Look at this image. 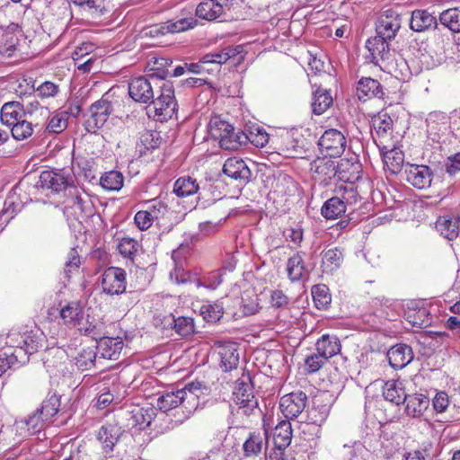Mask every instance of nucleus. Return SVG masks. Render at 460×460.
<instances>
[{
	"label": "nucleus",
	"instance_id": "f257e3e1",
	"mask_svg": "<svg viewBox=\"0 0 460 460\" xmlns=\"http://www.w3.org/2000/svg\"><path fill=\"white\" fill-rule=\"evenodd\" d=\"M203 385L200 382H191L183 388L176 391L165 392L157 399V406L163 411H168L177 407L180 408L184 417L180 420L189 419L199 405V397L203 394Z\"/></svg>",
	"mask_w": 460,
	"mask_h": 460
},
{
	"label": "nucleus",
	"instance_id": "f03ea898",
	"mask_svg": "<svg viewBox=\"0 0 460 460\" xmlns=\"http://www.w3.org/2000/svg\"><path fill=\"white\" fill-rule=\"evenodd\" d=\"M209 135L217 141L222 149L234 151L246 144L248 136L240 129H235L220 117H212L209 121Z\"/></svg>",
	"mask_w": 460,
	"mask_h": 460
},
{
	"label": "nucleus",
	"instance_id": "7ed1b4c3",
	"mask_svg": "<svg viewBox=\"0 0 460 460\" xmlns=\"http://www.w3.org/2000/svg\"><path fill=\"white\" fill-rule=\"evenodd\" d=\"M177 102L174 96L173 85L171 82H164L159 86V94L153 98L147 107V114L155 120L165 121L173 117L176 112Z\"/></svg>",
	"mask_w": 460,
	"mask_h": 460
},
{
	"label": "nucleus",
	"instance_id": "20e7f679",
	"mask_svg": "<svg viewBox=\"0 0 460 460\" xmlns=\"http://www.w3.org/2000/svg\"><path fill=\"white\" fill-rule=\"evenodd\" d=\"M338 162L334 157L323 155L310 164L313 180L321 186H328L338 173Z\"/></svg>",
	"mask_w": 460,
	"mask_h": 460
},
{
	"label": "nucleus",
	"instance_id": "39448f33",
	"mask_svg": "<svg viewBox=\"0 0 460 460\" xmlns=\"http://www.w3.org/2000/svg\"><path fill=\"white\" fill-rule=\"evenodd\" d=\"M318 146L323 155L337 158L345 151L346 138L341 131L330 128L322 135Z\"/></svg>",
	"mask_w": 460,
	"mask_h": 460
},
{
	"label": "nucleus",
	"instance_id": "423d86ee",
	"mask_svg": "<svg viewBox=\"0 0 460 460\" xmlns=\"http://www.w3.org/2000/svg\"><path fill=\"white\" fill-rule=\"evenodd\" d=\"M234 401L240 408H243L244 413L248 414L258 406L257 400L253 394V387L250 376H243L234 387Z\"/></svg>",
	"mask_w": 460,
	"mask_h": 460
},
{
	"label": "nucleus",
	"instance_id": "0eeeda50",
	"mask_svg": "<svg viewBox=\"0 0 460 460\" xmlns=\"http://www.w3.org/2000/svg\"><path fill=\"white\" fill-rule=\"evenodd\" d=\"M112 112V105L110 102L101 99L93 102L89 109V117L85 119L84 127L87 132L94 133L107 121Z\"/></svg>",
	"mask_w": 460,
	"mask_h": 460
},
{
	"label": "nucleus",
	"instance_id": "6e6552de",
	"mask_svg": "<svg viewBox=\"0 0 460 460\" xmlns=\"http://www.w3.org/2000/svg\"><path fill=\"white\" fill-rule=\"evenodd\" d=\"M102 288L104 293L114 296L126 290V272L123 269L110 267L102 277Z\"/></svg>",
	"mask_w": 460,
	"mask_h": 460
},
{
	"label": "nucleus",
	"instance_id": "1a4fd4ad",
	"mask_svg": "<svg viewBox=\"0 0 460 460\" xmlns=\"http://www.w3.org/2000/svg\"><path fill=\"white\" fill-rule=\"evenodd\" d=\"M72 2L83 6L93 19L111 17L119 5L117 0H72Z\"/></svg>",
	"mask_w": 460,
	"mask_h": 460
},
{
	"label": "nucleus",
	"instance_id": "9d476101",
	"mask_svg": "<svg viewBox=\"0 0 460 460\" xmlns=\"http://www.w3.org/2000/svg\"><path fill=\"white\" fill-rule=\"evenodd\" d=\"M307 396L302 392H293L280 398L279 408L287 419L296 418L306 406Z\"/></svg>",
	"mask_w": 460,
	"mask_h": 460
},
{
	"label": "nucleus",
	"instance_id": "9b49d317",
	"mask_svg": "<svg viewBox=\"0 0 460 460\" xmlns=\"http://www.w3.org/2000/svg\"><path fill=\"white\" fill-rule=\"evenodd\" d=\"M400 28V15L393 10L383 13L376 23V35L389 40L395 38Z\"/></svg>",
	"mask_w": 460,
	"mask_h": 460
},
{
	"label": "nucleus",
	"instance_id": "f8f14e48",
	"mask_svg": "<svg viewBox=\"0 0 460 460\" xmlns=\"http://www.w3.org/2000/svg\"><path fill=\"white\" fill-rule=\"evenodd\" d=\"M232 0H203L196 8V15L207 21L221 18L230 8Z\"/></svg>",
	"mask_w": 460,
	"mask_h": 460
},
{
	"label": "nucleus",
	"instance_id": "ddd939ff",
	"mask_svg": "<svg viewBox=\"0 0 460 460\" xmlns=\"http://www.w3.org/2000/svg\"><path fill=\"white\" fill-rule=\"evenodd\" d=\"M40 183L43 189L60 192L73 183V178L63 171H43L40 175Z\"/></svg>",
	"mask_w": 460,
	"mask_h": 460
},
{
	"label": "nucleus",
	"instance_id": "4468645a",
	"mask_svg": "<svg viewBox=\"0 0 460 460\" xmlns=\"http://www.w3.org/2000/svg\"><path fill=\"white\" fill-rule=\"evenodd\" d=\"M127 419V426L144 429L148 427L155 415V409L152 407L143 408L133 406L131 410L124 412Z\"/></svg>",
	"mask_w": 460,
	"mask_h": 460
},
{
	"label": "nucleus",
	"instance_id": "2eb2a0df",
	"mask_svg": "<svg viewBox=\"0 0 460 460\" xmlns=\"http://www.w3.org/2000/svg\"><path fill=\"white\" fill-rule=\"evenodd\" d=\"M36 346L24 350L22 348H18L13 350L0 352V376H2L8 369L19 367L22 363L28 359L27 353L31 354L36 350Z\"/></svg>",
	"mask_w": 460,
	"mask_h": 460
},
{
	"label": "nucleus",
	"instance_id": "dca6fc26",
	"mask_svg": "<svg viewBox=\"0 0 460 460\" xmlns=\"http://www.w3.org/2000/svg\"><path fill=\"white\" fill-rule=\"evenodd\" d=\"M124 430L121 426L115 422H107L99 429L97 438L102 444L105 453L113 451L115 445L119 442Z\"/></svg>",
	"mask_w": 460,
	"mask_h": 460
},
{
	"label": "nucleus",
	"instance_id": "f3484780",
	"mask_svg": "<svg viewBox=\"0 0 460 460\" xmlns=\"http://www.w3.org/2000/svg\"><path fill=\"white\" fill-rule=\"evenodd\" d=\"M160 324L164 330H174L175 332L182 337L189 336L194 332V322L190 317H175L169 314L160 319Z\"/></svg>",
	"mask_w": 460,
	"mask_h": 460
},
{
	"label": "nucleus",
	"instance_id": "a211bd4d",
	"mask_svg": "<svg viewBox=\"0 0 460 460\" xmlns=\"http://www.w3.org/2000/svg\"><path fill=\"white\" fill-rule=\"evenodd\" d=\"M130 97L138 102L147 103L155 97V91L149 79L139 76L130 81L128 84Z\"/></svg>",
	"mask_w": 460,
	"mask_h": 460
},
{
	"label": "nucleus",
	"instance_id": "6ab92c4d",
	"mask_svg": "<svg viewBox=\"0 0 460 460\" xmlns=\"http://www.w3.org/2000/svg\"><path fill=\"white\" fill-rule=\"evenodd\" d=\"M404 174L406 181L415 188L425 189L431 183V172L426 165L407 164Z\"/></svg>",
	"mask_w": 460,
	"mask_h": 460
},
{
	"label": "nucleus",
	"instance_id": "aec40b11",
	"mask_svg": "<svg viewBox=\"0 0 460 460\" xmlns=\"http://www.w3.org/2000/svg\"><path fill=\"white\" fill-rule=\"evenodd\" d=\"M220 357V367L226 371H231L237 367L239 363L238 346L235 342L225 341L217 344Z\"/></svg>",
	"mask_w": 460,
	"mask_h": 460
},
{
	"label": "nucleus",
	"instance_id": "412c9836",
	"mask_svg": "<svg viewBox=\"0 0 460 460\" xmlns=\"http://www.w3.org/2000/svg\"><path fill=\"white\" fill-rule=\"evenodd\" d=\"M124 342L120 337H102L97 342V353L101 358L117 360L123 349Z\"/></svg>",
	"mask_w": 460,
	"mask_h": 460
},
{
	"label": "nucleus",
	"instance_id": "4be33fe9",
	"mask_svg": "<svg viewBox=\"0 0 460 460\" xmlns=\"http://www.w3.org/2000/svg\"><path fill=\"white\" fill-rule=\"evenodd\" d=\"M223 172L236 181L243 183L249 181L252 172L243 160L231 157L226 160L223 165Z\"/></svg>",
	"mask_w": 460,
	"mask_h": 460
},
{
	"label": "nucleus",
	"instance_id": "5701e85b",
	"mask_svg": "<svg viewBox=\"0 0 460 460\" xmlns=\"http://www.w3.org/2000/svg\"><path fill=\"white\" fill-rule=\"evenodd\" d=\"M390 366L394 369H402L413 359V352L406 344H397L387 351Z\"/></svg>",
	"mask_w": 460,
	"mask_h": 460
},
{
	"label": "nucleus",
	"instance_id": "b1692460",
	"mask_svg": "<svg viewBox=\"0 0 460 460\" xmlns=\"http://www.w3.org/2000/svg\"><path fill=\"white\" fill-rule=\"evenodd\" d=\"M197 21L194 18H184L180 19L176 22H168L164 24H156L149 28L148 32L150 36L155 37L158 35H164L165 33L171 32H181L187 29L193 28L196 25Z\"/></svg>",
	"mask_w": 460,
	"mask_h": 460
},
{
	"label": "nucleus",
	"instance_id": "393cba45",
	"mask_svg": "<svg viewBox=\"0 0 460 460\" xmlns=\"http://www.w3.org/2000/svg\"><path fill=\"white\" fill-rule=\"evenodd\" d=\"M27 112L23 105L17 101L5 102L0 111V119L4 125L13 127L16 122L26 118Z\"/></svg>",
	"mask_w": 460,
	"mask_h": 460
},
{
	"label": "nucleus",
	"instance_id": "a878e982",
	"mask_svg": "<svg viewBox=\"0 0 460 460\" xmlns=\"http://www.w3.org/2000/svg\"><path fill=\"white\" fill-rule=\"evenodd\" d=\"M267 446V430L251 432L243 445V455L246 457L258 456Z\"/></svg>",
	"mask_w": 460,
	"mask_h": 460
},
{
	"label": "nucleus",
	"instance_id": "bb28decb",
	"mask_svg": "<svg viewBox=\"0 0 460 460\" xmlns=\"http://www.w3.org/2000/svg\"><path fill=\"white\" fill-rule=\"evenodd\" d=\"M389 40L376 35L368 39L366 42V48L368 49L372 62L377 64L379 61H386L390 58Z\"/></svg>",
	"mask_w": 460,
	"mask_h": 460
},
{
	"label": "nucleus",
	"instance_id": "cd10ccee",
	"mask_svg": "<svg viewBox=\"0 0 460 460\" xmlns=\"http://www.w3.org/2000/svg\"><path fill=\"white\" fill-rule=\"evenodd\" d=\"M331 410L330 396L326 393L314 396L313 407L308 411V420L323 423L328 417Z\"/></svg>",
	"mask_w": 460,
	"mask_h": 460
},
{
	"label": "nucleus",
	"instance_id": "c85d7f7f",
	"mask_svg": "<svg viewBox=\"0 0 460 460\" xmlns=\"http://www.w3.org/2000/svg\"><path fill=\"white\" fill-rule=\"evenodd\" d=\"M438 26L437 18L427 10H414L411 13L410 28L416 32H423Z\"/></svg>",
	"mask_w": 460,
	"mask_h": 460
},
{
	"label": "nucleus",
	"instance_id": "c756f323",
	"mask_svg": "<svg viewBox=\"0 0 460 460\" xmlns=\"http://www.w3.org/2000/svg\"><path fill=\"white\" fill-rule=\"evenodd\" d=\"M379 150L387 169L394 174L399 172L403 166L404 154L398 147L388 149L386 146L378 144Z\"/></svg>",
	"mask_w": 460,
	"mask_h": 460
},
{
	"label": "nucleus",
	"instance_id": "7c9ffc66",
	"mask_svg": "<svg viewBox=\"0 0 460 460\" xmlns=\"http://www.w3.org/2000/svg\"><path fill=\"white\" fill-rule=\"evenodd\" d=\"M357 93L360 100L374 97L383 98L384 96L381 84L377 80L370 77H364L358 81Z\"/></svg>",
	"mask_w": 460,
	"mask_h": 460
},
{
	"label": "nucleus",
	"instance_id": "2f4dec72",
	"mask_svg": "<svg viewBox=\"0 0 460 460\" xmlns=\"http://www.w3.org/2000/svg\"><path fill=\"white\" fill-rule=\"evenodd\" d=\"M316 351L326 359L340 353L341 345L336 335L323 334L318 339L315 344Z\"/></svg>",
	"mask_w": 460,
	"mask_h": 460
},
{
	"label": "nucleus",
	"instance_id": "473e14b6",
	"mask_svg": "<svg viewBox=\"0 0 460 460\" xmlns=\"http://www.w3.org/2000/svg\"><path fill=\"white\" fill-rule=\"evenodd\" d=\"M405 412L408 416L417 418L420 417L429 406V399L424 394H414L407 395L404 401Z\"/></svg>",
	"mask_w": 460,
	"mask_h": 460
},
{
	"label": "nucleus",
	"instance_id": "72a5a7b5",
	"mask_svg": "<svg viewBox=\"0 0 460 460\" xmlns=\"http://www.w3.org/2000/svg\"><path fill=\"white\" fill-rule=\"evenodd\" d=\"M436 229L449 241L459 234V218L450 216L439 217L436 221Z\"/></svg>",
	"mask_w": 460,
	"mask_h": 460
},
{
	"label": "nucleus",
	"instance_id": "f704fd0d",
	"mask_svg": "<svg viewBox=\"0 0 460 460\" xmlns=\"http://www.w3.org/2000/svg\"><path fill=\"white\" fill-rule=\"evenodd\" d=\"M333 103L332 96L326 89L318 87L313 92L312 111L314 115L323 114Z\"/></svg>",
	"mask_w": 460,
	"mask_h": 460
},
{
	"label": "nucleus",
	"instance_id": "c9c22d12",
	"mask_svg": "<svg viewBox=\"0 0 460 460\" xmlns=\"http://www.w3.org/2000/svg\"><path fill=\"white\" fill-rule=\"evenodd\" d=\"M383 396L386 401H389L396 405L404 403L407 399L402 384L400 381L389 380L385 382L383 387Z\"/></svg>",
	"mask_w": 460,
	"mask_h": 460
},
{
	"label": "nucleus",
	"instance_id": "e433bc0d",
	"mask_svg": "<svg viewBox=\"0 0 460 460\" xmlns=\"http://www.w3.org/2000/svg\"><path fill=\"white\" fill-rule=\"evenodd\" d=\"M343 262V252L338 248L326 250L322 257V269L324 273L331 274L341 267Z\"/></svg>",
	"mask_w": 460,
	"mask_h": 460
},
{
	"label": "nucleus",
	"instance_id": "4c0bfd02",
	"mask_svg": "<svg viewBox=\"0 0 460 460\" xmlns=\"http://www.w3.org/2000/svg\"><path fill=\"white\" fill-rule=\"evenodd\" d=\"M292 439V428L288 420L280 421L274 429L273 440L275 447L283 450L288 447Z\"/></svg>",
	"mask_w": 460,
	"mask_h": 460
},
{
	"label": "nucleus",
	"instance_id": "58836bf2",
	"mask_svg": "<svg viewBox=\"0 0 460 460\" xmlns=\"http://www.w3.org/2000/svg\"><path fill=\"white\" fill-rule=\"evenodd\" d=\"M199 185L196 179L190 176H182L177 179L173 185V192L181 198L198 193Z\"/></svg>",
	"mask_w": 460,
	"mask_h": 460
},
{
	"label": "nucleus",
	"instance_id": "ea45409f",
	"mask_svg": "<svg viewBox=\"0 0 460 460\" xmlns=\"http://www.w3.org/2000/svg\"><path fill=\"white\" fill-rule=\"evenodd\" d=\"M287 271L289 279L294 281L300 280L306 272V267L304 262L302 252H298L290 257L287 263Z\"/></svg>",
	"mask_w": 460,
	"mask_h": 460
},
{
	"label": "nucleus",
	"instance_id": "a19ab883",
	"mask_svg": "<svg viewBox=\"0 0 460 460\" xmlns=\"http://www.w3.org/2000/svg\"><path fill=\"white\" fill-rule=\"evenodd\" d=\"M172 61L166 58H153L148 63L149 76L153 79H165L171 75L169 67L172 66Z\"/></svg>",
	"mask_w": 460,
	"mask_h": 460
},
{
	"label": "nucleus",
	"instance_id": "79ce46f5",
	"mask_svg": "<svg viewBox=\"0 0 460 460\" xmlns=\"http://www.w3.org/2000/svg\"><path fill=\"white\" fill-rule=\"evenodd\" d=\"M346 205L341 198L332 197L327 199L321 208V214L326 219H335L346 211Z\"/></svg>",
	"mask_w": 460,
	"mask_h": 460
},
{
	"label": "nucleus",
	"instance_id": "37998d69",
	"mask_svg": "<svg viewBox=\"0 0 460 460\" xmlns=\"http://www.w3.org/2000/svg\"><path fill=\"white\" fill-rule=\"evenodd\" d=\"M83 308L78 302H70L60 310V317L66 324L76 327L83 319Z\"/></svg>",
	"mask_w": 460,
	"mask_h": 460
},
{
	"label": "nucleus",
	"instance_id": "c03bdc74",
	"mask_svg": "<svg viewBox=\"0 0 460 460\" xmlns=\"http://www.w3.org/2000/svg\"><path fill=\"white\" fill-rule=\"evenodd\" d=\"M76 327L81 334L90 336L95 341L100 340L104 334L103 323L93 319L91 321L89 316H87L85 322L83 320L79 322Z\"/></svg>",
	"mask_w": 460,
	"mask_h": 460
},
{
	"label": "nucleus",
	"instance_id": "a18cd8bd",
	"mask_svg": "<svg viewBox=\"0 0 460 460\" xmlns=\"http://www.w3.org/2000/svg\"><path fill=\"white\" fill-rule=\"evenodd\" d=\"M439 22L452 32L460 33V9L448 8L439 15Z\"/></svg>",
	"mask_w": 460,
	"mask_h": 460
},
{
	"label": "nucleus",
	"instance_id": "49530a36",
	"mask_svg": "<svg viewBox=\"0 0 460 460\" xmlns=\"http://www.w3.org/2000/svg\"><path fill=\"white\" fill-rule=\"evenodd\" d=\"M406 319L412 326L420 328L427 327L432 323V317L425 307H420L417 310H409L406 314Z\"/></svg>",
	"mask_w": 460,
	"mask_h": 460
},
{
	"label": "nucleus",
	"instance_id": "de8ad7c7",
	"mask_svg": "<svg viewBox=\"0 0 460 460\" xmlns=\"http://www.w3.org/2000/svg\"><path fill=\"white\" fill-rule=\"evenodd\" d=\"M124 182V177L118 171L106 172L100 179V184L108 190H119Z\"/></svg>",
	"mask_w": 460,
	"mask_h": 460
},
{
	"label": "nucleus",
	"instance_id": "09e8293b",
	"mask_svg": "<svg viewBox=\"0 0 460 460\" xmlns=\"http://www.w3.org/2000/svg\"><path fill=\"white\" fill-rule=\"evenodd\" d=\"M372 125L378 137H385L392 132L393 119L387 113H379L373 118Z\"/></svg>",
	"mask_w": 460,
	"mask_h": 460
},
{
	"label": "nucleus",
	"instance_id": "8fccbe9b",
	"mask_svg": "<svg viewBox=\"0 0 460 460\" xmlns=\"http://www.w3.org/2000/svg\"><path fill=\"white\" fill-rule=\"evenodd\" d=\"M38 125V123L33 125L32 122L28 121L26 118H24L21 121L16 122L15 125H13L11 128L12 136L18 141L25 140L32 136L34 131L33 128Z\"/></svg>",
	"mask_w": 460,
	"mask_h": 460
},
{
	"label": "nucleus",
	"instance_id": "3c124183",
	"mask_svg": "<svg viewBox=\"0 0 460 460\" xmlns=\"http://www.w3.org/2000/svg\"><path fill=\"white\" fill-rule=\"evenodd\" d=\"M60 407V397L54 394H49L47 398L43 401L41 407L39 410L40 414H43L45 419L49 420L55 416Z\"/></svg>",
	"mask_w": 460,
	"mask_h": 460
},
{
	"label": "nucleus",
	"instance_id": "603ef678",
	"mask_svg": "<svg viewBox=\"0 0 460 460\" xmlns=\"http://www.w3.org/2000/svg\"><path fill=\"white\" fill-rule=\"evenodd\" d=\"M200 314L207 322L215 323L223 316L224 310L220 303H206L200 307Z\"/></svg>",
	"mask_w": 460,
	"mask_h": 460
},
{
	"label": "nucleus",
	"instance_id": "864d4df0",
	"mask_svg": "<svg viewBox=\"0 0 460 460\" xmlns=\"http://www.w3.org/2000/svg\"><path fill=\"white\" fill-rule=\"evenodd\" d=\"M312 296L318 309L325 308L331 303V296L325 285H315L312 288Z\"/></svg>",
	"mask_w": 460,
	"mask_h": 460
},
{
	"label": "nucleus",
	"instance_id": "5fc2aeb1",
	"mask_svg": "<svg viewBox=\"0 0 460 460\" xmlns=\"http://www.w3.org/2000/svg\"><path fill=\"white\" fill-rule=\"evenodd\" d=\"M243 51L242 46H228L220 51L212 53V57L214 58V61L217 64L222 65L226 63L230 58L236 57L241 54Z\"/></svg>",
	"mask_w": 460,
	"mask_h": 460
},
{
	"label": "nucleus",
	"instance_id": "6e6d98bb",
	"mask_svg": "<svg viewBox=\"0 0 460 460\" xmlns=\"http://www.w3.org/2000/svg\"><path fill=\"white\" fill-rule=\"evenodd\" d=\"M67 119L66 112H58L49 119L46 129L52 133H61L67 127Z\"/></svg>",
	"mask_w": 460,
	"mask_h": 460
},
{
	"label": "nucleus",
	"instance_id": "4d7b16f0",
	"mask_svg": "<svg viewBox=\"0 0 460 460\" xmlns=\"http://www.w3.org/2000/svg\"><path fill=\"white\" fill-rule=\"evenodd\" d=\"M96 355L97 352L91 348L83 349L75 358L76 366L82 370L90 369L94 366Z\"/></svg>",
	"mask_w": 460,
	"mask_h": 460
},
{
	"label": "nucleus",
	"instance_id": "13d9d810",
	"mask_svg": "<svg viewBox=\"0 0 460 460\" xmlns=\"http://www.w3.org/2000/svg\"><path fill=\"white\" fill-rule=\"evenodd\" d=\"M149 212L151 217L155 220L164 218L168 212V206L162 200L152 199L146 209Z\"/></svg>",
	"mask_w": 460,
	"mask_h": 460
},
{
	"label": "nucleus",
	"instance_id": "bf43d9fd",
	"mask_svg": "<svg viewBox=\"0 0 460 460\" xmlns=\"http://www.w3.org/2000/svg\"><path fill=\"white\" fill-rule=\"evenodd\" d=\"M119 252L125 258L133 259L138 249V243L133 238H122L119 243Z\"/></svg>",
	"mask_w": 460,
	"mask_h": 460
},
{
	"label": "nucleus",
	"instance_id": "052dcab7",
	"mask_svg": "<svg viewBox=\"0 0 460 460\" xmlns=\"http://www.w3.org/2000/svg\"><path fill=\"white\" fill-rule=\"evenodd\" d=\"M47 420H48L45 419L43 414H40L39 410H37L26 419L25 424L28 427V429L34 434L41 430L44 426V422Z\"/></svg>",
	"mask_w": 460,
	"mask_h": 460
},
{
	"label": "nucleus",
	"instance_id": "680f3d73",
	"mask_svg": "<svg viewBox=\"0 0 460 460\" xmlns=\"http://www.w3.org/2000/svg\"><path fill=\"white\" fill-rule=\"evenodd\" d=\"M341 200L344 203V205L347 206H352L356 205L358 201H360L361 197L357 190L356 187L353 185H346L343 188V193L341 195Z\"/></svg>",
	"mask_w": 460,
	"mask_h": 460
},
{
	"label": "nucleus",
	"instance_id": "e2e57ef3",
	"mask_svg": "<svg viewBox=\"0 0 460 460\" xmlns=\"http://www.w3.org/2000/svg\"><path fill=\"white\" fill-rule=\"evenodd\" d=\"M134 222L139 230L145 231L152 226L155 220L151 217L149 212L145 209L136 213Z\"/></svg>",
	"mask_w": 460,
	"mask_h": 460
},
{
	"label": "nucleus",
	"instance_id": "0e129e2a",
	"mask_svg": "<svg viewBox=\"0 0 460 460\" xmlns=\"http://www.w3.org/2000/svg\"><path fill=\"white\" fill-rule=\"evenodd\" d=\"M326 360L327 359L323 358V355L317 352L315 354L308 356L305 360V364L308 369V372L314 373L324 365Z\"/></svg>",
	"mask_w": 460,
	"mask_h": 460
},
{
	"label": "nucleus",
	"instance_id": "69168bd1",
	"mask_svg": "<svg viewBox=\"0 0 460 460\" xmlns=\"http://www.w3.org/2000/svg\"><path fill=\"white\" fill-rule=\"evenodd\" d=\"M283 235L286 241L293 243L296 246H300L303 241V229L300 226L288 227L283 231Z\"/></svg>",
	"mask_w": 460,
	"mask_h": 460
},
{
	"label": "nucleus",
	"instance_id": "338daca9",
	"mask_svg": "<svg viewBox=\"0 0 460 460\" xmlns=\"http://www.w3.org/2000/svg\"><path fill=\"white\" fill-rule=\"evenodd\" d=\"M430 447L431 446L428 445L421 448L406 452L403 455L402 460H427L428 457H430Z\"/></svg>",
	"mask_w": 460,
	"mask_h": 460
},
{
	"label": "nucleus",
	"instance_id": "774afa93",
	"mask_svg": "<svg viewBox=\"0 0 460 460\" xmlns=\"http://www.w3.org/2000/svg\"><path fill=\"white\" fill-rule=\"evenodd\" d=\"M450 404L448 395L445 392H438L433 399V407L437 412H444Z\"/></svg>",
	"mask_w": 460,
	"mask_h": 460
}]
</instances>
